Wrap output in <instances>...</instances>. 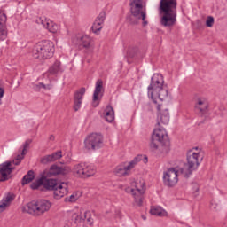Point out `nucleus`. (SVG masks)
<instances>
[{"mask_svg": "<svg viewBox=\"0 0 227 227\" xmlns=\"http://www.w3.org/2000/svg\"><path fill=\"white\" fill-rule=\"evenodd\" d=\"M43 187L45 191H53L55 200H61L65 194H68V184L65 182H58L57 179H49L45 176H42L30 184L33 191H36L39 187Z\"/></svg>", "mask_w": 227, "mask_h": 227, "instance_id": "1", "label": "nucleus"}, {"mask_svg": "<svg viewBox=\"0 0 227 227\" xmlns=\"http://www.w3.org/2000/svg\"><path fill=\"white\" fill-rule=\"evenodd\" d=\"M147 95L152 98L154 104H157V98L161 102L167 100L169 97V91L164 88V76L160 74H154L151 78V83L147 88Z\"/></svg>", "mask_w": 227, "mask_h": 227, "instance_id": "2", "label": "nucleus"}, {"mask_svg": "<svg viewBox=\"0 0 227 227\" xmlns=\"http://www.w3.org/2000/svg\"><path fill=\"white\" fill-rule=\"evenodd\" d=\"M178 2L176 0H160V13H162L160 24L164 27H171L176 24V7Z\"/></svg>", "mask_w": 227, "mask_h": 227, "instance_id": "3", "label": "nucleus"}, {"mask_svg": "<svg viewBox=\"0 0 227 227\" xmlns=\"http://www.w3.org/2000/svg\"><path fill=\"white\" fill-rule=\"evenodd\" d=\"M130 15L127 16V20L132 26H137L139 20H142V26H148L146 20V9L143 7V0H129Z\"/></svg>", "mask_w": 227, "mask_h": 227, "instance_id": "4", "label": "nucleus"}, {"mask_svg": "<svg viewBox=\"0 0 227 227\" xmlns=\"http://www.w3.org/2000/svg\"><path fill=\"white\" fill-rule=\"evenodd\" d=\"M32 52L35 59H49L54 56V43L40 41L34 46Z\"/></svg>", "mask_w": 227, "mask_h": 227, "instance_id": "5", "label": "nucleus"}, {"mask_svg": "<svg viewBox=\"0 0 227 227\" xmlns=\"http://www.w3.org/2000/svg\"><path fill=\"white\" fill-rule=\"evenodd\" d=\"M51 207H52L51 201L47 200H39L27 204V207H23V212H27V214H30V215L38 217L43 215L45 212H49Z\"/></svg>", "mask_w": 227, "mask_h": 227, "instance_id": "6", "label": "nucleus"}, {"mask_svg": "<svg viewBox=\"0 0 227 227\" xmlns=\"http://www.w3.org/2000/svg\"><path fill=\"white\" fill-rule=\"evenodd\" d=\"M144 162V164L148 163V156L138 154L131 161L127 163H121V165L117 166L114 169V173L117 176H129L130 175V171L136 168L138 162Z\"/></svg>", "mask_w": 227, "mask_h": 227, "instance_id": "7", "label": "nucleus"}, {"mask_svg": "<svg viewBox=\"0 0 227 227\" xmlns=\"http://www.w3.org/2000/svg\"><path fill=\"white\" fill-rule=\"evenodd\" d=\"M131 186L132 187H126L125 192L128 194H131V196H133L136 205L141 207L143 205V194H145V191H146L145 180L137 179L131 183Z\"/></svg>", "mask_w": 227, "mask_h": 227, "instance_id": "8", "label": "nucleus"}, {"mask_svg": "<svg viewBox=\"0 0 227 227\" xmlns=\"http://www.w3.org/2000/svg\"><path fill=\"white\" fill-rule=\"evenodd\" d=\"M159 145L160 146H169V137H168V133L164 129H156L153 130L150 146L152 150H157L159 148Z\"/></svg>", "mask_w": 227, "mask_h": 227, "instance_id": "9", "label": "nucleus"}, {"mask_svg": "<svg viewBox=\"0 0 227 227\" xmlns=\"http://www.w3.org/2000/svg\"><path fill=\"white\" fill-rule=\"evenodd\" d=\"M186 160L187 163L184 164V169H186L188 175H192V172L200 168V165L203 160V156L192 149L187 152Z\"/></svg>", "mask_w": 227, "mask_h": 227, "instance_id": "10", "label": "nucleus"}, {"mask_svg": "<svg viewBox=\"0 0 227 227\" xmlns=\"http://www.w3.org/2000/svg\"><path fill=\"white\" fill-rule=\"evenodd\" d=\"M73 173L78 178H90L97 173V170L95 167L82 162L74 166Z\"/></svg>", "mask_w": 227, "mask_h": 227, "instance_id": "11", "label": "nucleus"}, {"mask_svg": "<svg viewBox=\"0 0 227 227\" xmlns=\"http://www.w3.org/2000/svg\"><path fill=\"white\" fill-rule=\"evenodd\" d=\"M84 145L87 150H98L104 146V137L99 133H92L85 138Z\"/></svg>", "mask_w": 227, "mask_h": 227, "instance_id": "12", "label": "nucleus"}, {"mask_svg": "<svg viewBox=\"0 0 227 227\" xmlns=\"http://www.w3.org/2000/svg\"><path fill=\"white\" fill-rule=\"evenodd\" d=\"M163 183L167 187H175L178 184V170L175 169V168H170L164 172Z\"/></svg>", "mask_w": 227, "mask_h": 227, "instance_id": "13", "label": "nucleus"}, {"mask_svg": "<svg viewBox=\"0 0 227 227\" xmlns=\"http://www.w3.org/2000/svg\"><path fill=\"white\" fill-rule=\"evenodd\" d=\"M12 164H13V160L0 164V182H6L8 176L13 173L15 168L12 167Z\"/></svg>", "mask_w": 227, "mask_h": 227, "instance_id": "14", "label": "nucleus"}, {"mask_svg": "<svg viewBox=\"0 0 227 227\" xmlns=\"http://www.w3.org/2000/svg\"><path fill=\"white\" fill-rule=\"evenodd\" d=\"M68 173H70V169L67 168H62L59 167L56 164H53L50 167V169L48 172H46V178H51L52 176H58V175H63V176H65V175H68Z\"/></svg>", "mask_w": 227, "mask_h": 227, "instance_id": "15", "label": "nucleus"}, {"mask_svg": "<svg viewBox=\"0 0 227 227\" xmlns=\"http://www.w3.org/2000/svg\"><path fill=\"white\" fill-rule=\"evenodd\" d=\"M104 88V82L100 79H98L96 82V87L94 90V93L92 96V106L93 107H98V105L100 104V100H102V97H99L100 92L102 91V89Z\"/></svg>", "mask_w": 227, "mask_h": 227, "instance_id": "16", "label": "nucleus"}, {"mask_svg": "<svg viewBox=\"0 0 227 227\" xmlns=\"http://www.w3.org/2000/svg\"><path fill=\"white\" fill-rule=\"evenodd\" d=\"M86 94V88L82 87L80 90L74 92V109L75 112L81 109L82 106V98Z\"/></svg>", "mask_w": 227, "mask_h": 227, "instance_id": "17", "label": "nucleus"}, {"mask_svg": "<svg viewBox=\"0 0 227 227\" xmlns=\"http://www.w3.org/2000/svg\"><path fill=\"white\" fill-rule=\"evenodd\" d=\"M157 125H168L169 123V110L168 108L160 109V105L158 106Z\"/></svg>", "mask_w": 227, "mask_h": 227, "instance_id": "18", "label": "nucleus"}, {"mask_svg": "<svg viewBox=\"0 0 227 227\" xmlns=\"http://www.w3.org/2000/svg\"><path fill=\"white\" fill-rule=\"evenodd\" d=\"M6 20L8 18L4 12H0V42L6 40L8 32L6 31Z\"/></svg>", "mask_w": 227, "mask_h": 227, "instance_id": "19", "label": "nucleus"}, {"mask_svg": "<svg viewBox=\"0 0 227 227\" xmlns=\"http://www.w3.org/2000/svg\"><path fill=\"white\" fill-rule=\"evenodd\" d=\"M32 140L27 139L24 144H23V149L21 151L20 154H17L16 157L12 160V162L14 166H19L20 162H22L26 153H27V148H29V145H31Z\"/></svg>", "mask_w": 227, "mask_h": 227, "instance_id": "20", "label": "nucleus"}, {"mask_svg": "<svg viewBox=\"0 0 227 227\" xmlns=\"http://www.w3.org/2000/svg\"><path fill=\"white\" fill-rule=\"evenodd\" d=\"M63 157L61 151H57L51 154L45 155L41 158V164H51V162H56V160L61 159Z\"/></svg>", "mask_w": 227, "mask_h": 227, "instance_id": "21", "label": "nucleus"}, {"mask_svg": "<svg viewBox=\"0 0 227 227\" xmlns=\"http://www.w3.org/2000/svg\"><path fill=\"white\" fill-rule=\"evenodd\" d=\"M36 22L37 24H42V26H43V27L48 29L50 33H57L58 31V25L54 24L51 21L49 22L47 20H42V18H38L36 20Z\"/></svg>", "mask_w": 227, "mask_h": 227, "instance_id": "22", "label": "nucleus"}, {"mask_svg": "<svg viewBox=\"0 0 227 227\" xmlns=\"http://www.w3.org/2000/svg\"><path fill=\"white\" fill-rule=\"evenodd\" d=\"M207 109H208V102H207V100H205L204 98H198L195 105V111L205 114V113H207Z\"/></svg>", "mask_w": 227, "mask_h": 227, "instance_id": "23", "label": "nucleus"}, {"mask_svg": "<svg viewBox=\"0 0 227 227\" xmlns=\"http://www.w3.org/2000/svg\"><path fill=\"white\" fill-rule=\"evenodd\" d=\"M105 120L108 123H113L114 121V108L108 105L105 109Z\"/></svg>", "mask_w": 227, "mask_h": 227, "instance_id": "24", "label": "nucleus"}, {"mask_svg": "<svg viewBox=\"0 0 227 227\" xmlns=\"http://www.w3.org/2000/svg\"><path fill=\"white\" fill-rule=\"evenodd\" d=\"M150 214L152 215H157L158 217H166L168 215V212L166 210L162 209L160 207H152L150 210Z\"/></svg>", "mask_w": 227, "mask_h": 227, "instance_id": "25", "label": "nucleus"}, {"mask_svg": "<svg viewBox=\"0 0 227 227\" xmlns=\"http://www.w3.org/2000/svg\"><path fill=\"white\" fill-rule=\"evenodd\" d=\"M35 180V171L29 170L27 175H25L21 180V185H27Z\"/></svg>", "mask_w": 227, "mask_h": 227, "instance_id": "26", "label": "nucleus"}, {"mask_svg": "<svg viewBox=\"0 0 227 227\" xmlns=\"http://www.w3.org/2000/svg\"><path fill=\"white\" fill-rule=\"evenodd\" d=\"M61 71V62L55 61L54 64L49 68V73L51 75H56L58 72Z\"/></svg>", "mask_w": 227, "mask_h": 227, "instance_id": "27", "label": "nucleus"}, {"mask_svg": "<svg viewBox=\"0 0 227 227\" xmlns=\"http://www.w3.org/2000/svg\"><path fill=\"white\" fill-rule=\"evenodd\" d=\"M81 45H82L84 49H90V47H91V39L90 38V36H82L81 38Z\"/></svg>", "mask_w": 227, "mask_h": 227, "instance_id": "28", "label": "nucleus"}, {"mask_svg": "<svg viewBox=\"0 0 227 227\" xmlns=\"http://www.w3.org/2000/svg\"><path fill=\"white\" fill-rule=\"evenodd\" d=\"M84 221H87V224H89V226H93V217H91V212H84Z\"/></svg>", "mask_w": 227, "mask_h": 227, "instance_id": "29", "label": "nucleus"}, {"mask_svg": "<svg viewBox=\"0 0 227 227\" xmlns=\"http://www.w3.org/2000/svg\"><path fill=\"white\" fill-rule=\"evenodd\" d=\"M106 20V12H101L99 15L96 18L94 22L103 25Z\"/></svg>", "mask_w": 227, "mask_h": 227, "instance_id": "30", "label": "nucleus"}, {"mask_svg": "<svg viewBox=\"0 0 227 227\" xmlns=\"http://www.w3.org/2000/svg\"><path fill=\"white\" fill-rule=\"evenodd\" d=\"M91 29H92V33H95L97 35V33H98V31H100L102 29V24L94 21V23L91 27Z\"/></svg>", "mask_w": 227, "mask_h": 227, "instance_id": "31", "label": "nucleus"}, {"mask_svg": "<svg viewBox=\"0 0 227 227\" xmlns=\"http://www.w3.org/2000/svg\"><path fill=\"white\" fill-rule=\"evenodd\" d=\"M15 200V196L13 194L8 193L5 197L3 198V201L8 205V203H12Z\"/></svg>", "mask_w": 227, "mask_h": 227, "instance_id": "32", "label": "nucleus"}, {"mask_svg": "<svg viewBox=\"0 0 227 227\" xmlns=\"http://www.w3.org/2000/svg\"><path fill=\"white\" fill-rule=\"evenodd\" d=\"M78 199L79 197H77V194L73 193L68 199H66V201H69L70 203H75Z\"/></svg>", "mask_w": 227, "mask_h": 227, "instance_id": "33", "label": "nucleus"}, {"mask_svg": "<svg viewBox=\"0 0 227 227\" xmlns=\"http://www.w3.org/2000/svg\"><path fill=\"white\" fill-rule=\"evenodd\" d=\"M74 223L75 224H79L80 223H82L84 221V215H74Z\"/></svg>", "mask_w": 227, "mask_h": 227, "instance_id": "34", "label": "nucleus"}, {"mask_svg": "<svg viewBox=\"0 0 227 227\" xmlns=\"http://www.w3.org/2000/svg\"><path fill=\"white\" fill-rule=\"evenodd\" d=\"M206 26L207 27H212L214 26V17L208 16L207 20H206Z\"/></svg>", "mask_w": 227, "mask_h": 227, "instance_id": "35", "label": "nucleus"}, {"mask_svg": "<svg viewBox=\"0 0 227 227\" xmlns=\"http://www.w3.org/2000/svg\"><path fill=\"white\" fill-rule=\"evenodd\" d=\"M6 207H8V204L2 200V204H0V213L3 212Z\"/></svg>", "mask_w": 227, "mask_h": 227, "instance_id": "36", "label": "nucleus"}, {"mask_svg": "<svg viewBox=\"0 0 227 227\" xmlns=\"http://www.w3.org/2000/svg\"><path fill=\"white\" fill-rule=\"evenodd\" d=\"M33 90L34 91H40V90H42V85H40V82L37 84H34Z\"/></svg>", "mask_w": 227, "mask_h": 227, "instance_id": "37", "label": "nucleus"}, {"mask_svg": "<svg viewBox=\"0 0 227 227\" xmlns=\"http://www.w3.org/2000/svg\"><path fill=\"white\" fill-rule=\"evenodd\" d=\"M4 97V89L0 87V100Z\"/></svg>", "mask_w": 227, "mask_h": 227, "instance_id": "38", "label": "nucleus"}, {"mask_svg": "<svg viewBox=\"0 0 227 227\" xmlns=\"http://www.w3.org/2000/svg\"><path fill=\"white\" fill-rule=\"evenodd\" d=\"M40 86H41V89L43 88V90H47V85L44 84L43 82H40Z\"/></svg>", "mask_w": 227, "mask_h": 227, "instance_id": "39", "label": "nucleus"}, {"mask_svg": "<svg viewBox=\"0 0 227 227\" xmlns=\"http://www.w3.org/2000/svg\"><path fill=\"white\" fill-rule=\"evenodd\" d=\"M193 185L195 186V189L193 190L194 192H198V191H200V187L198 186L197 184H193Z\"/></svg>", "mask_w": 227, "mask_h": 227, "instance_id": "40", "label": "nucleus"}, {"mask_svg": "<svg viewBox=\"0 0 227 227\" xmlns=\"http://www.w3.org/2000/svg\"><path fill=\"white\" fill-rule=\"evenodd\" d=\"M56 139V137H54V135H51L49 137L50 141H54Z\"/></svg>", "mask_w": 227, "mask_h": 227, "instance_id": "41", "label": "nucleus"}, {"mask_svg": "<svg viewBox=\"0 0 227 227\" xmlns=\"http://www.w3.org/2000/svg\"><path fill=\"white\" fill-rule=\"evenodd\" d=\"M51 89H52V85L51 84L46 85V90H51Z\"/></svg>", "mask_w": 227, "mask_h": 227, "instance_id": "42", "label": "nucleus"}]
</instances>
